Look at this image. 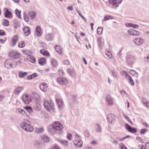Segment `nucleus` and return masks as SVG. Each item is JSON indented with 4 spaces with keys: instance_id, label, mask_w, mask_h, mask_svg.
Masks as SVG:
<instances>
[{
    "instance_id": "6",
    "label": "nucleus",
    "mask_w": 149,
    "mask_h": 149,
    "mask_svg": "<svg viewBox=\"0 0 149 149\" xmlns=\"http://www.w3.org/2000/svg\"><path fill=\"white\" fill-rule=\"evenodd\" d=\"M9 56L13 58L17 59L22 57V55L20 53L15 51H11L9 54Z\"/></svg>"
},
{
    "instance_id": "55",
    "label": "nucleus",
    "mask_w": 149,
    "mask_h": 149,
    "mask_svg": "<svg viewBox=\"0 0 149 149\" xmlns=\"http://www.w3.org/2000/svg\"><path fill=\"white\" fill-rule=\"evenodd\" d=\"M24 19L26 22H28L29 21V17L26 15H24Z\"/></svg>"
},
{
    "instance_id": "33",
    "label": "nucleus",
    "mask_w": 149,
    "mask_h": 149,
    "mask_svg": "<svg viewBox=\"0 0 149 149\" xmlns=\"http://www.w3.org/2000/svg\"><path fill=\"white\" fill-rule=\"evenodd\" d=\"M103 31V27L100 26L98 27L97 29V33L98 35L102 34Z\"/></svg>"
},
{
    "instance_id": "32",
    "label": "nucleus",
    "mask_w": 149,
    "mask_h": 149,
    "mask_svg": "<svg viewBox=\"0 0 149 149\" xmlns=\"http://www.w3.org/2000/svg\"><path fill=\"white\" fill-rule=\"evenodd\" d=\"M120 73L122 75L124 76L125 78L126 79H128L129 77V76H130L128 74L127 72L125 71H122Z\"/></svg>"
},
{
    "instance_id": "57",
    "label": "nucleus",
    "mask_w": 149,
    "mask_h": 149,
    "mask_svg": "<svg viewBox=\"0 0 149 149\" xmlns=\"http://www.w3.org/2000/svg\"><path fill=\"white\" fill-rule=\"evenodd\" d=\"M6 34L5 32L3 30H0V36L4 35Z\"/></svg>"
},
{
    "instance_id": "46",
    "label": "nucleus",
    "mask_w": 149,
    "mask_h": 149,
    "mask_svg": "<svg viewBox=\"0 0 149 149\" xmlns=\"http://www.w3.org/2000/svg\"><path fill=\"white\" fill-rule=\"evenodd\" d=\"M45 38L47 40H50L52 39L51 36L49 34H47Z\"/></svg>"
},
{
    "instance_id": "11",
    "label": "nucleus",
    "mask_w": 149,
    "mask_h": 149,
    "mask_svg": "<svg viewBox=\"0 0 149 149\" xmlns=\"http://www.w3.org/2000/svg\"><path fill=\"white\" fill-rule=\"evenodd\" d=\"M107 119L111 124H113L116 120L115 116L111 113L108 114L107 116Z\"/></svg>"
},
{
    "instance_id": "26",
    "label": "nucleus",
    "mask_w": 149,
    "mask_h": 149,
    "mask_svg": "<svg viewBox=\"0 0 149 149\" xmlns=\"http://www.w3.org/2000/svg\"><path fill=\"white\" fill-rule=\"evenodd\" d=\"M46 61L45 58L42 57L40 58L38 61V63L41 65H43L45 64Z\"/></svg>"
},
{
    "instance_id": "14",
    "label": "nucleus",
    "mask_w": 149,
    "mask_h": 149,
    "mask_svg": "<svg viewBox=\"0 0 149 149\" xmlns=\"http://www.w3.org/2000/svg\"><path fill=\"white\" fill-rule=\"evenodd\" d=\"M125 127L126 129L130 132L134 133L136 132V129L135 128H133L128 124H125Z\"/></svg>"
},
{
    "instance_id": "60",
    "label": "nucleus",
    "mask_w": 149,
    "mask_h": 149,
    "mask_svg": "<svg viewBox=\"0 0 149 149\" xmlns=\"http://www.w3.org/2000/svg\"><path fill=\"white\" fill-rule=\"evenodd\" d=\"M97 130L96 131L97 132H100L101 131V128L100 127L99 125H97Z\"/></svg>"
},
{
    "instance_id": "59",
    "label": "nucleus",
    "mask_w": 149,
    "mask_h": 149,
    "mask_svg": "<svg viewBox=\"0 0 149 149\" xmlns=\"http://www.w3.org/2000/svg\"><path fill=\"white\" fill-rule=\"evenodd\" d=\"M59 72L62 75H64L65 74V73L63 70L61 69L58 70Z\"/></svg>"
},
{
    "instance_id": "28",
    "label": "nucleus",
    "mask_w": 149,
    "mask_h": 149,
    "mask_svg": "<svg viewBox=\"0 0 149 149\" xmlns=\"http://www.w3.org/2000/svg\"><path fill=\"white\" fill-rule=\"evenodd\" d=\"M25 45V43L24 41H20L18 43V46L20 48H24Z\"/></svg>"
},
{
    "instance_id": "16",
    "label": "nucleus",
    "mask_w": 149,
    "mask_h": 149,
    "mask_svg": "<svg viewBox=\"0 0 149 149\" xmlns=\"http://www.w3.org/2000/svg\"><path fill=\"white\" fill-rule=\"evenodd\" d=\"M24 35L28 36L31 33V30L30 28L28 26H24L23 29Z\"/></svg>"
},
{
    "instance_id": "53",
    "label": "nucleus",
    "mask_w": 149,
    "mask_h": 149,
    "mask_svg": "<svg viewBox=\"0 0 149 149\" xmlns=\"http://www.w3.org/2000/svg\"><path fill=\"white\" fill-rule=\"evenodd\" d=\"M63 64L66 65H68L70 64L69 62L67 59L64 60L63 61Z\"/></svg>"
},
{
    "instance_id": "42",
    "label": "nucleus",
    "mask_w": 149,
    "mask_h": 149,
    "mask_svg": "<svg viewBox=\"0 0 149 149\" xmlns=\"http://www.w3.org/2000/svg\"><path fill=\"white\" fill-rule=\"evenodd\" d=\"M24 108L26 109L27 111L28 112L31 113L32 111V109L31 107L29 106H27L26 107H24Z\"/></svg>"
},
{
    "instance_id": "64",
    "label": "nucleus",
    "mask_w": 149,
    "mask_h": 149,
    "mask_svg": "<svg viewBox=\"0 0 149 149\" xmlns=\"http://www.w3.org/2000/svg\"><path fill=\"white\" fill-rule=\"evenodd\" d=\"M31 76L32 77V79L37 76L36 73L33 74H32L31 75Z\"/></svg>"
},
{
    "instance_id": "3",
    "label": "nucleus",
    "mask_w": 149,
    "mask_h": 149,
    "mask_svg": "<svg viewBox=\"0 0 149 149\" xmlns=\"http://www.w3.org/2000/svg\"><path fill=\"white\" fill-rule=\"evenodd\" d=\"M43 104L45 108L48 111H50L53 108L54 104L52 100H44Z\"/></svg>"
},
{
    "instance_id": "15",
    "label": "nucleus",
    "mask_w": 149,
    "mask_h": 149,
    "mask_svg": "<svg viewBox=\"0 0 149 149\" xmlns=\"http://www.w3.org/2000/svg\"><path fill=\"white\" fill-rule=\"evenodd\" d=\"M128 33L129 35L133 36H139L140 34V33L139 31L132 29L128 31Z\"/></svg>"
},
{
    "instance_id": "8",
    "label": "nucleus",
    "mask_w": 149,
    "mask_h": 149,
    "mask_svg": "<svg viewBox=\"0 0 149 149\" xmlns=\"http://www.w3.org/2000/svg\"><path fill=\"white\" fill-rule=\"evenodd\" d=\"M19 37L18 36L15 35L14 36L11 38L10 42V45L12 47L15 46L18 41Z\"/></svg>"
},
{
    "instance_id": "56",
    "label": "nucleus",
    "mask_w": 149,
    "mask_h": 149,
    "mask_svg": "<svg viewBox=\"0 0 149 149\" xmlns=\"http://www.w3.org/2000/svg\"><path fill=\"white\" fill-rule=\"evenodd\" d=\"M138 147L139 149H146V146H144L143 145H139Z\"/></svg>"
},
{
    "instance_id": "48",
    "label": "nucleus",
    "mask_w": 149,
    "mask_h": 149,
    "mask_svg": "<svg viewBox=\"0 0 149 149\" xmlns=\"http://www.w3.org/2000/svg\"><path fill=\"white\" fill-rule=\"evenodd\" d=\"M136 139H137V140L138 141H139V142H140L141 143H142L143 142V140H142L141 138L140 137H139V136L137 137L136 138Z\"/></svg>"
},
{
    "instance_id": "58",
    "label": "nucleus",
    "mask_w": 149,
    "mask_h": 149,
    "mask_svg": "<svg viewBox=\"0 0 149 149\" xmlns=\"http://www.w3.org/2000/svg\"><path fill=\"white\" fill-rule=\"evenodd\" d=\"M145 60L146 62H149V54H148L146 57L145 58Z\"/></svg>"
},
{
    "instance_id": "21",
    "label": "nucleus",
    "mask_w": 149,
    "mask_h": 149,
    "mask_svg": "<svg viewBox=\"0 0 149 149\" xmlns=\"http://www.w3.org/2000/svg\"><path fill=\"white\" fill-rule=\"evenodd\" d=\"M11 60L10 59H7L6 61L5 62V66L8 69H10L13 67L11 63Z\"/></svg>"
},
{
    "instance_id": "63",
    "label": "nucleus",
    "mask_w": 149,
    "mask_h": 149,
    "mask_svg": "<svg viewBox=\"0 0 149 149\" xmlns=\"http://www.w3.org/2000/svg\"><path fill=\"white\" fill-rule=\"evenodd\" d=\"M144 104H145V105L147 107H149V102H144Z\"/></svg>"
},
{
    "instance_id": "43",
    "label": "nucleus",
    "mask_w": 149,
    "mask_h": 149,
    "mask_svg": "<svg viewBox=\"0 0 149 149\" xmlns=\"http://www.w3.org/2000/svg\"><path fill=\"white\" fill-rule=\"evenodd\" d=\"M15 14L17 17L19 18L20 17V14L21 11L20 10H18L17 9H16L15 10Z\"/></svg>"
},
{
    "instance_id": "40",
    "label": "nucleus",
    "mask_w": 149,
    "mask_h": 149,
    "mask_svg": "<svg viewBox=\"0 0 149 149\" xmlns=\"http://www.w3.org/2000/svg\"><path fill=\"white\" fill-rule=\"evenodd\" d=\"M9 24V22L6 20L4 19L3 21V25L5 26H8Z\"/></svg>"
},
{
    "instance_id": "61",
    "label": "nucleus",
    "mask_w": 149,
    "mask_h": 149,
    "mask_svg": "<svg viewBox=\"0 0 149 149\" xmlns=\"http://www.w3.org/2000/svg\"><path fill=\"white\" fill-rule=\"evenodd\" d=\"M146 149H149V142H147L145 144Z\"/></svg>"
},
{
    "instance_id": "18",
    "label": "nucleus",
    "mask_w": 149,
    "mask_h": 149,
    "mask_svg": "<svg viewBox=\"0 0 149 149\" xmlns=\"http://www.w3.org/2000/svg\"><path fill=\"white\" fill-rule=\"evenodd\" d=\"M40 89L44 92H46L48 89L47 84L45 83H43L40 84Z\"/></svg>"
},
{
    "instance_id": "30",
    "label": "nucleus",
    "mask_w": 149,
    "mask_h": 149,
    "mask_svg": "<svg viewBox=\"0 0 149 149\" xmlns=\"http://www.w3.org/2000/svg\"><path fill=\"white\" fill-rule=\"evenodd\" d=\"M51 63L52 65L54 67H56L58 65V62L57 61L54 59H52L51 61Z\"/></svg>"
},
{
    "instance_id": "17",
    "label": "nucleus",
    "mask_w": 149,
    "mask_h": 149,
    "mask_svg": "<svg viewBox=\"0 0 149 149\" xmlns=\"http://www.w3.org/2000/svg\"><path fill=\"white\" fill-rule=\"evenodd\" d=\"M106 102L109 106H111L113 104V99L109 95H108L106 98Z\"/></svg>"
},
{
    "instance_id": "25",
    "label": "nucleus",
    "mask_w": 149,
    "mask_h": 149,
    "mask_svg": "<svg viewBox=\"0 0 149 149\" xmlns=\"http://www.w3.org/2000/svg\"><path fill=\"white\" fill-rule=\"evenodd\" d=\"M27 58L28 61L33 63H34L36 62L35 58L31 56L30 55L27 56Z\"/></svg>"
},
{
    "instance_id": "34",
    "label": "nucleus",
    "mask_w": 149,
    "mask_h": 149,
    "mask_svg": "<svg viewBox=\"0 0 149 149\" xmlns=\"http://www.w3.org/2000/svg\"><path fill=\"white\" fill-rule=\"evenodd\" d=\"M27 75L26 72H20L19 73V75L20 77L22 78L24 76H26Z\"/></svg>"
},
{
    "instance_id": "39",
    "label": "nucleus",
    "mask_w": 149,
    "mask_h": 149,
    "mask_svg": "<svg viewBox=\"0 0 149 149\" xmlns=\"http://www.w3.org/2000/svg\"><path fill=\"white\" fill-rule=\"evenodd\" d=\"M129 73L133 76H135L137 75V73L132 70H130L129 71Z\"/></svg>"
},
{
    "instance_id": "12",
    "label": "nucleus",
    "mask_w": 149,
    "mask_h": 149,
    "mask_svg": "<svg viewBox=\"0 0 149 149\" xmlns=\"http://www.w3.org/2000/svg\"><path fill=\"white\" fill-rule=\"evenodd\" d=\"M58 107L59 109H62L64 107V104L63 100L60 98L56 99Z\"/></svg>"
},
{
    "instance_id": "35",
    "label": "nucleus",
    "mask_w": 149,
    "mask_h": 149,
    "mask_svg": "<svg viewBox=\"0 0 149 149\" xmlns=\"http://www.w3.org/2000/svg\"><path fill=\"white\" fill-rule=\"evenodd\" d=\"M127 26H129L132 27L134 28L137 29L138 28L139 26L136 24H135L131 23H129L127 24Z\"/></svg>"
},
{
    "instance_id": "41",
    "label": "nucleus",
    "mask_w": 149,
    "mask_h": 149,
    "mask_svg": "<svg viewBox=\"0 0 149 149\" xmlns=\"http://www.w3.org/2000/svg\"><path fill=\"white\" fill-rule=\"evenodd\" d=\"M128 80L129 81L130 83L132 86H133L134 85V83L131 77L130 76H129V77L128 78Z\"/></svg>"
},
{
    "instance_id": "52",
    "label": "nucleus",
    "mask_w": 149,
    "mask_h": 149,
    "mask_svg": "<svg viewBox=\"0 0 149 149\" xmlns=\"http://www.w3.org/2000/svg\"><path fill=\"white\" fill-rule=\"evenodd\" d=\"M7 38H4L3 39H0V42L1 44H3L5 42V41L6 40Z\"/></svg>"
},
{
    "instance_id": "31",
    "label": "nucleus",
    "mask_w": 149,
    "mask_h": 149,
    "mask_svg": "<svg viewBox=\"0 0 149 149\" xmlns=\"http://www.w3.org/2000/svg\"><path fill=\"white\" fill-rule=\"evenodd\" d=\"M41 139L44 142H48L49 141V138L45 136H43L41 137Z\"/></svg>"
},
{
    "instance_id": "10",
    "label": "nucleus",
    "mask_w": 149,
    "mask_h": 149,
    "mask_svg": "<svg viewBox=\"0 0 149 149\" xmlns=\"http://www.w3.org/2000/svg\"><path fill=\"white\" fill-rule=\"evenodd\" d=\"M109 3L115 7H118L121 2L122 0H109Z\"/></svg>"
},
{
    "instance_id": "7",
    "label": "nucleus",
    "mask_w": 149,
    "mask_h": 149,
    "mask_svg": "<svg viewBox=\"0 0 149 149\" xmlns=\"http://www.w3.org/2000/svg\"><path fill=\"white\" fill-rule=\"evenodd\" d=\"M22 98L24 102L26 104H29L31 101V98L26 94L23 95L22 96Z\"/></svg>"
},
{
    "instance_id": "23",
    "label": "nucleus",
    "mask_w": 149,
    "mask_h": 149,
    "mask_svg": "<svg viewBox=\"0 0 149 149\" xmlns=\"http://www.w3.org/2000/svg\"><path fill=\"white\" fill-rule=\"evenodd\" d=\"M55 49L56 51L59 54H63V49L60 46L56 45L55 47Z\"/></svg>"
},
{
    "instance_id": "54",
    "label": "nucleus",
    "mask_w": 149,
    "mask_h": 149,
    "mask_svg": "<svg viewBox=\"0 0 149 149\" xmlns=\"http://www.w3.org/2000/svg\"><path fill=\"white\" fill-rule=\"evenodd\" d=\"M147 131V130L146 129H142L141 130L140 133L141 134H145Z\"/></svg>"
},
{
    "instance_id": "9",
    "label": "nucleus",
    "mask_w": 149,
    "mask_h": 149,
    "mask_svg": "<svg viewBox=\"0 0 149 149\" xmlns=\"http://www.w3.org/2000/svg\"><path fill=\"white\" fill-rule=\"evenodd\" d=\"M126 59L129 65H131L133 64L135 61V58L134 56L128 55L127 56Z\"/></svg>"
},
{
    "instance_id": "24",
    "label": "nucleus",
    "mask_w": 149,
    "mask_h": 149,
    "mask_svg": "<svg viewBox=\"0 0 149 149\" xmlns=\"http://www.w3.org/2000/svg\"><path fill=\"white\" fill-rule=\"evenodd\" d=\"M24 89L22 87H18L16 88L14 91V93L16 95H18L19 93Z\"/></svg>"
},
{
    "instance_id": "27",
    "label": "nucleus",
    "mask_w": 149,
    "mask_h": 149,
    "mask_svg": "<svg viewBox=\"0 0 149 149\" xmlns=\"http://www.w3.org/2000/svg\"><path fill=\"white\" fill-rule=\"evenodd\" d=\"M67 72L71 76H74L75 75L74 70L72 69L68 68L67 70Z\"/></svg>"
},
{
    "instance_id": "29",
    "label": "nucleus",
    "mask_w": 149,
    "mask_h": 149,
    "mask_svg": "<svg viewBox=\"0 0 149 149\" xmlns=\"http://www.w3.org/2000/svg\"><path fill=\"white\" fill-rule=\"evenodd\" d=\"M44 131V129L42 127L37 128L35 129V132L38 133H42Z\"/></svg>"
},
{
    "instance_id": "22",
    "label": "nucleus",
    "mask_w": 149,
    "mask_h": 149,
    "mask_svg": "<svg viewBox=\"0 0 149 149\" xmlns=\"http://www.w3.org/2000/svg\"><path fill=\"white\" fill-rule=\"evenodd\" d=\"M40 53L43 55L47 57H49L50 54L48 51L45 49H42L40 50Z\"/></svg>"
},
{
    "instance_id": "5",
    "label": "nucleus",
    "mask_w": 149,
    "mask_h": 149,
    "mask_svg": "<svg viewBox=\"0 0 149 149\" xmlns=\"http://www.w3.org/2000/svg\"><path fill=\"white\" fill-rule=\"evenodd\" d=\"M56 81L59 84L62 85H65L69 83L68 80L65 77H60L56 79Z\"/></svg>"
},
{
    "instance_id": "45",
    "label": "nucleus",
    "mask_w": 149,
    "mask_h": 149,
    "mask_svg": "<svg viewBox=\"0 0 149 149\" xmlns=\"http://www.w3.org/2000/svg\"><path fill=\"white\" fill-rule=\"evenodd\" d=\"M119 148L120 149H127L126 146L123 143L120 144Z\"/></svg>"
},
{
    "instance_id": "50",
    "label": "nucleus",
    "mask_w": 149,
    "mask_h": 149,
    "mask_svg": "<svg viewBox=\"0 0 149 149\" xmlns=\"http://www.w3.org/2000/svg\"><path fill=\"white\" fill-rule=\"evenodd\" d=\"M67 138L70 140H71L72 139V135L70 133H68L67 135Z\"/></svg>"
},
{
    "instance_id": "36",
    "label": "nucleus",
    "mask_w": 149,
    "mask_h": 149,
    "mask_svg": "<svg viewBox=\"0 0 149 149\" xmlns=\"http://www.w3.org/2000/svg\"><path fill=\"white\" fill-rule=\"evenodd\" d=\"M29 14L31 18H33L35 17L36 13L35 12L31 11L29 13Z\"/></svg>"
},
{
    "instance_id": "2",
    "label": "nucleus",
    "mask_w": 149,
    "mask_h": 149,
    "mask_svg": "<svg viewBox=\"0 0 149 149\" xmlns=\"http://www.w3.org/2000/svg\"><path fill=\"white\" fill-rule=\"evenodd\" d=\"M21 124V128L27 132H32L33 131V127L31 125L30 122L26 119Z\"/></svg>"
},
{
    "instance_id": "38",
    "label": "nucleus",
    "mask_w": 149,
    "mask_h": 149,
    "mask_svg": "<svg viewBox=\"0 0 149 149\" xmlns=\"http://www.w3.org/2000/svg\"><path fill=\"white\" fill-rule=\"evenodd\" d=\"M113 17L111 16L106 15L104 17V19L103 20H107L113 19Z\"/></svg>"
},
{
    "instance_id": "4",
    "label": "nucleus",
    "mask_w": 149,
    "mask_h": 149,
    "mask_svg": "<svg viewBox=\"0 0 149 149\" xmlns=\"http://www.w3.org/2000/svg\"><path fill=\"white\" fill-rule=\"evenodd\" d=\"M73 141L74 145L76 147H80L83 145V142L81 139L80 136L78 135H76L75 138Z\"/></svg>"
},
{
    "instance_id": "1",
    "label": "nucleus",
    "mask_w": 149,
    "mask_h": 149,
    "mask_svg": "<svg viewBox=\"0 0 149 149\" xmlns=\"http://www.w3.org/2000/svg\"><path fill=\"white\" fill-rule=\"evenodd\" d=\"M63 128V126L60 123L55 121L49 126L48 131L50 132L54 133L56 132L61 131Z\"/></svg>"
},
{
    "instance_id": "44",
    "label": "nucleus",
    "mask_w": 149,
    "mask_h": 149,
    "mask_svg": "<svg viewBox=\"0 0 149 149\" xmlns=\"http://www.w3.org/2000/svg\"><path fill=\"white\" fill-rule=\"evenodd\" d=\"M123 116H124V117L129 122H130L132 124H133L132 123L131 121V120H130V118H129V117L125 114H124L123 115Z\"/></svg>"
},
{
    "instance_id": "47",
    "label": "nucleus",
    "mask_w": 149,
    "mask_h": 149,
    "mask_svg": "<svg viewBox=\"0 0 149 149\" xmlns=\"http://www.w3.org/2000/svg\"><path fill=\"white\" fill-rule=\"evenodd\" d=\"M107 57L109 58H111L112 57V54L111 53L109 52H107L106 54Z\"/></svg>"
},
{
    "instance_id": "49",
    "label": "nucleus",
    "mask_w": 149,
    "mask_h": 149,
    "mask_svg": "<svg viewBox=\"0 0 149 149\" xmlns=\"http://www.w3.org/2000/svg\"><path fill=\"white\" fill-rule=\"evenodd\" d=\"M17 112L22 114H23L25 113V111L24 110L20 109H17Z\"/></svg>"
},
{
    "instance_id": "51",
    "label": "nucleus",
    "mask_w": 149,
    "mask_h": 149,
    "mask_svg": "<svg viewBox=\"0 0 149 149\" xmlns=\"http://www.w3.org/2000/svg\"><path fill=\"white\" fill-rule=\"evenodd\" d=\"M129 137V136H126L122 138H117V139L120 141H122L124 140L125 139L128 138Z\"/></svg>"
},
{
    "instance_id": "62",
    "label": "nucleus",
    "mask_w": 149,
    "mask_h": 149,
    "mask_svg": "<svg viewBox=\"0 0 149 149\" xmlns=\"http://www.w3.org/2000/svg\"><path fill=\"white\" fill-rule=\"evenodd\" d=\"M142 124L144 126H145V127H148V124L146 122H144Z\"/></svg>"
},
{
    "instance_id": "19",
    "label": "nucleus",
    "mask_w": 149,
    "mask_h": 149,
    "mask_svg": "<svg viewBox=\"0 0 149 149\" xmlns=\"http://www.w3.org/2000/svg\"><path fill=\"white\" fill-rule=\"evenodd\" d=\"M5 17L9 19H11L13 17V15L12 13L8 9H5V13L4 14Z\"/></svg>"
},
{
    "instance_id": "13",
    "label": "nucleus",
    "mask_w": 149,
    "mask_h": 149,
    "mask_svg": "<svg viewBox=\"0 0 149 149\" xmlns=\"http://www.w3.org/2000/svg\"><path fill=\"white\" fill-rule=\"evenodd\" d=\"M134 42L138 45H140L142 44L144 42V39L140 38H135L133 41Z\"/></svg>"
},
{
    "instance_id": "37",
    "label": "nucleus",
    "mask_w": 149,
    "mask_h": 149,
    "mask_svg": "<svg viewBox=\"0 0 149 149\" xmlns=\"http://www.w3.org/2000/svg\"><path fill=\"white\" fill-rule=\"evenodd\" d=\"M59 141L62 144L65 146H67L68 145V142L66 141L62 140H60Z\"/></svg>"
},
{
    "instance_id": "20",
    "label": "nucleus",
    "mask_w": 149,
    "mask_h": 149,
    "mask_svg": "<svg viewBox=\"0 0 149 149\" xmlns=\"http://www.w3.org/2000/svg\"><path fill=\"white\" fill-rule=\"evenodd\" d=\"M36 36L39 37L41 36L42 34V32L40 27L39 26L36 27Z\"/></svg>"
}]
</instances>
